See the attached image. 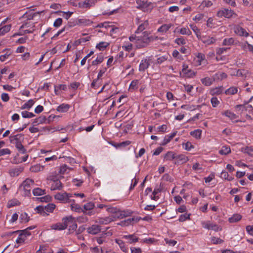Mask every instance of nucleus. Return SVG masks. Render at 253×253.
Segmentation results:
<instances>
[{"instance_id": "nucleus-47", "label": "nucleus", "mask_w": 253, "mask_h": 253, "mask_svg": "<svg viewBox=\"0 0 253 253\" xmlns=\"http://www.w3.org/2000/svg\"><path fill=\"white\" fill-rule=\"evenodd\" d=\"M44 167L40 165H36L32 166L30 168V170L33 172H38L43 170Z\"/></svg>"}, {"instance_id": "nucleus-2", "label": "nucleus", "mask_w": 253, "mask_h": 253, "mask_svg": "<svg viewBox=\"0 0 253 253\" xmlns=\"http://www.w3.org/2000/svg\"><path fill=\"white\" fill-rule=\"evenodd\" d=\"M137 8L145 12H150L154 8L153 4L147 0H135Z\"/></svg>"}, {"instance_id": "nucleus-64", "label": "nucleus", "mask_w": 253, "mask_h": 253, "mask_svg": "<svg viewBox=\"0 0 253 253\" xmlns=\"http://www.w3.org/2000/svg\"><path fill=\"white\" fill-rule=\"evenodd\" d=\"M221 177L228 181H231L233 179L232 176H230L227 172L225 171H222L221 173Z\"/></svg>"}, {"instance_id": "nucleus-50", "label": "nucleus", "mask_w": 253, "mask_h": 253, "mask_svg": "<svg viewBox=\"0 0 253 253\" xmlns=\"http://www.w3.org/2000/svg\"><path fill=\"white\" fill-rule=\"evenodd\" d=\"M35 210L37 211V212L40 213L42 216H46L48 215V214L45 212L44 207L42 206H39L37 207Z\"/></svg>"}, {"instance_id": "nucleus-36", "label": "nucleus", "mask_w": 253, "mask_h": 253, "mask_svg": "<svg viewBox=\"0 0 253 253\" xmlns=\"http://www.w3.org/2000/svg\"><path fill=\"white\" fill-rule=\"evenodd\" d=\"M116 242L120 246L121 250L125 253H127L128 251V248L126 246L124 242L120 239H116Z\"/></svg>"}, {"instance_id": "nucleus-44", "label": "nucleus", "mask_w": 253, "mask_h": 253, "mask_svg": "<svg viewBox=\"0 0 253 253\" xmlns=\"http://www.w3.org/2000/svg\"><path fill=\"white\" fill-rule=\"evenodd\" d=\"M93 2L89 0H85L81 3H80L81 7L83 8H90L93 4Z\"/></svg>"}, {"instance_id": "nucleus-5", "label": "nucleus", "mask_w": 253, "mask_h": 253, "mask_svg": "<svg viewBox=\"0 0 253 253\" xmlns=\"http://www.w3.org/2000/svg\"><path fill=\"white\" fill-rule=\"evenodd\" d=\"M234 15H236L234 11L228 8H222L218 10L216 14L218 17L226 18H230Z\"/></svg>"}, {"instance_id": "nucleus-62", "label": "nucleus", "mask_w": 253, "mask_h": 253, "mask_svg": "<svg viewBox=\"0 0 253 253\" xmlns=\"http://www.w3.org/2000/svg\"><path fill=\"white\" fill-rule=\"evenodd\" d=\"M204 14L202 13H198L196 14L193 18V20L196 22L202 21L204 18Z\"/></svg>"}, {"instance_id": "nucleus-15", "label": "nucleus", "mask_w": 253, "mask_h": 253, "mask_svg": "<svg viewBox=\"0 0 253 253\" xmlns=\"http://www.w3.org/2000/svg\"><path fill=\"white\" fill-rule=\"evenodd\" d=\"M187 68V65L186 64H183V69L182 70V72L183 75L188 78H191L194 76L196 73L192 71L191 69H188Z\"/></svg>"}, {"instance_id": "nucleus-32", "label": "nucleus", "mask_w": 253, "mask_h": 253, "mask_svg": "<svg viewBox=\"0 0 253 253\" xmlns=\"http://www.w3.org/2000/svg\"><path fill=\"white\" fill-rule=\"evenodd\" d=\"M223 87L222 86L216 87L213 88H212L210 91V93L212 95H219L223 92Z\"/></svg>"}, {"instance_id": "nucleus-21", "label": "nucleus", "mask_w": 253, "mask_h": 253, "mask_svg": "<svg viewBox=\"0 0 253 253\" xmlns=\"http://www.w3.org/2000/svg\"><path fill=\"white\" fill-rule=\"evenodd\" d=\"M23 170V169L21 167L15 168L10 169L9 173L11 177H15L18 176Z\"/></svg>"}, {"instance_id": "nucleus-13", "label": "nucleus", "mask_w": 253, "mask_h": 253, "mask_svg": "<svg viewBox=\"0 0 253 253\" xmlns=\"http://www.w3.org/2000/svg\"><path fill=\"white\" fill-rule=\"evenodd\" d=\"M188 160V157L184 155H176L174 164L177 165H180L186 163Z\"/></svg>"}, {"instance_id": "nucleus-39", "label": "nucleus", "mask_w": 253, "mask_h": 253, "mask_svg": "<svg viewBox=\"0 0 253 253\" xmlns=\"http://www.w3.org/2000/svg\"><path fill=\"white\" fill-rule=\"evenodd\" d=\"M190 28L193 30L194 33L196 34L198 39H201V32L200 29L197 27V26L194 24H190Z\"/></svg>"}, {"instance_id": "nucleus-52", "label": "nucleus", "mask_w": 253, "mask_h": 253, "mask_svg": "<svg viewBox=\"0 0 253 253\" xmlns=\"http://www.w3.org/2000/svg\"><path fill=\"white\" fill-rule=\"evenodd\" d=\"M71 208L73 211L80 212L83 211V209L80 207L79 204H73L71 205Z\"/></svg>"}, {"instance_id": "nucleus-37", "label": "nucleus", "mask_w": 253, "mask_h": 253, "mask_svg": "<svg viewBox=\"0 0 253 253\" xmlns=\"http://www.w3.org/2000/svg\"><path fill=\"white\" fill-rule=\"evenodd\" d=\"M135 47L134 46L133 43L132 42H126L125 44L123 45V48L126 51H130Z\"/></svg>"}, {"instance_id": "nucleus-3", "label": "nucleus", "mask_w": 253, "mask_h": 253, "mask_svg": "<svg viewBox=\"0 0 253 253\" xmlns=\"http://www.w3.org/2000/svg\"><path fill=\"white\" fill-rule=\"evenodd\" d=\"M34 27L35 25L33 22H26L20 26L18 32L15 35H23L27 33H32L35 30Z\"/></svg>"}, {"instance_id": "nucleus-58", "label": "nucleus", "mask_w": 253, "mask_h": 253, "mask_svg": "<svg viewBox=\"0 0 253 253\" xmlns=\"http://www.w3.org/2000/svg\"><path fill=\"white\" fill-rule=\"evenodd\" d=\"M55 208V205L53 204H48L44 207L45 212H52Z\"/></svg>"}, {"instance_id": "nucleus-8", "label": "nucleus", "mask_w": 253, "mask_h": 253, "mask_svg": "<svg viewBox=\"0 0 253 253\" xmlns=\"http://www.w3.org/2000/svg\"><path fill=\"white\" fill-rule=\"evenodd\" d=\"M107 211L109 212H111L112 213H115V215H113L114 216L116 217V218H123L126 216L125 214L124 211H119L118 209L116 208H113V207H107Z\"/></svg>"}, {"instance_id": "nucleus-48", "label": "nucleus", "mask_w": 253, "mask_h": 253, "mask_svg": "<svg viewBox=\"0 0 253 253\" xmlns=\"http://www.w3.org/2000/svg\"><path fill=\"white\" fill-rule=\"evenodd\" d=\"M238 91V88L235 86H232L225 90V93L227 95H233Z\"/></svg>"}, {"instance_id": "nucleus-45", "label": "nucleus", "mask_w": 253, "mask_h": 253, "mask_svg": "<svg viewBox=\"0 0 253 253\" xmlns=\"http://www.w3.org/2000/svg\"><path fill=\"white\" fill-rule=\"evenodd\" d=\"M249 72L248 70L245 69H238L237 71L236 72V76L246 78Z\"/></svg>"}, {"instance_id": "nucleus-63", "label": "nucleus", "mask_w": 253, "mask_h": 253, "mask_svg": "<svg viewBox=\"0 0 253 253\" xmlns=\"http://www.w3.org/2000/svg\"><path fill=\"white\" fill-rule=\"evenodd\" d=\"M104 61V57L102 54H99L92 63H101Z\"/></svg>"}, {"instance_id": "nucleus-30", "label": "nucleus", "mask_w": 253, "mask_h": 253, "mask_svg": "<svg viewBox=\"0 0 253 253\" xmlns=\"http://www.w3.org/2000/svg\"><path fill=\"white\" fill-rule=\"evenodd\" d=\"M139 84V81L138 80H133L129 86V90L132 92L136 90L138 87V84Z\"/></svg>"}, {"instance_id": "nucleus-31", "label": "nucleus", "mask_w": 253, "mask_h": 253, "mask_svg": "<svg viewBox=\"0 0 253 253\" xmlns=\"http://www.w3.org/2000/svg\"><path fill=\"white\" fill-rule=\"evenodd\" d=\"M30 220V217L26 212H22L20 214L19 217V221L22 223H25Z\"/></svg>"}, {"instance_id": "nucleus-22", "label": "nucleus", "mask_w": 253, "mask_h": 253, "mask_svg": "<svg viewBox=\"0 0 253 253\" xmlns=\"http://www.w3.org/2000/svg\"><path fill=\"white\" fill-rule=\"evenodd\" d=\"M11 28V24H8L6 25H0V37L4 35L10 31Z\"/></svg>"}, {"instance_id": "nucleus-61", "label": "nucleus", "mask_w": 253, "mask_h": 253, "mask_svg": "<svg viewBox=\"0 0 253 253\" xmlns=\"http://www.w3.org/2000/svg\"><path fill=\"white\" fill-rule=\"evenodd\" d=\"M22 116L24 118H31L35 116V115L32 112L23 111L22 112Z\"/></svg>"}, {"instance_id": "nucleus-56", "label": "nucleus", "mask_w": 253, "mask_h": 253, "mask_svg": "<svg viewBox=\"0 0 253 253\" xmlns=\"http://www.w3.org/2000/svg\"><path fill=\"white\" fill-rule=\"evenodd\" d=\"M95 207L94 204L92 202H88L84 206V211H90Z\"/></svg>"}, {"instance_id": "nucleus-35", "label": "nucleus", "mask_w": 253, "mask_h": 253, "mask_svg": "<svg viewBox=\"0 0 253 253\" xmlns=\"http://www.w3.org/2000/svg\"><path fill=\"white\" fill-rule=\"evenodd\" d=\"M176 155V154L173 152L169 151L165 154L164 158L167 161L175 160Z\"/></svg>"}, {"instance_id": "nucleus-10", "label": "nucleus", "mask_w": 253, "mask_h": 253, "mask_svg": "<svg viewBox=\"0 0 253 253\" xmlns=\"http://www.w3.org/2000/svg\"><path fill=\"white\" fill-rule=\"evenodd\" d=\"M116 219V217L114 216L113 215H110L108 217H101L98 218L96 220V222L101 224H108L111 222L115 220Z\"/></svg>"}, {"instance_id": "nucleus-11", "label": "nucleus", "mask_w": 253, "mask_h": 253, "mask_svg": "<svg viewBox=\"0 0 253 253\" xmlns=\"http://www.w3.org/2000/svg\"><path fill=\"white\" fill-rule=\"evenodd\" d=\"M12 51L10 49H5L2 51V54L0 55V61L4 62L9 59L11 56Z\"/></svg>"}, {"instance_id": "nucleus-23", "label": "nucleus", "mask_w": 253, "mask_h": 253, "mask_svg": "<svg viewBox=\"0 0 253 253\" xmlns=\"http://www.w3.org/2000/svg\"><path fill=\"white\" fill-rule=\"evenodd\" d=\"M177 132V131H175L170 135H166L163 140V141L162 142L161 145L165 146L169 143L171 140L176 135Z\"/></svg>"}, {"instance_id": "nucleus-28", "label": "nucleus", "mask_w": 253, "mask_h": 253, "mask_svg": "<svg viewBox=\"0 0 253 253\" xmlns=\"http://www.w3.org/2000/svg\"><path fill=\"white\" fill-rule=\"evenodd\" d=\"M70 108V105L68 104L63 103L57 107L56 110L59 112L65 113L67 112L69 110Z\"/></svg>"}, {"instance_id": "nucleus-34", "label": "nucleus", "mask_w": 253, "mask_h": 253, "mask_svg": "<svg viewBox=\"0 0 253 253\" xmlns=\"http://www.w3.org/2000/svg\"><path fill=\"white\" fill-rule=\"evenodd\" d=\"M241 47L245 51L253 52V45L249 43L247 41L241 43Z\"/></svg>"}, {"instance_id": "nucleus-49", "label": "nucleus", "mask_w": 253, "mask_h": 253, "mask_svg": "<svg viewBox=\"0 0 253 253\" xmlns=\"http://www.w3.org/2000/svg\"><path fill=\"white\" fill-rule=\"evenodd\" d=\"M190 133L193 137L197 139H200L201 137L202 130L198 129L191 131Z\"/></svg>"}, {"instance_id": "nucleus-54", "label": "nucleus", "mask_w": 253, "mask_h": 253, "mask_svg": "<svg viewBox=\"0 0 253 253\" xmlns=\"http://www.w3.org/2000/svg\"><path fill=\"white\" fill-rule=\"evenodd\" d=\"M35 101L33 99H30L27 102H26L22 106V109H30L32 106L34 104Z\"/></svg>"}, {"instance_id": "nucleus-1", "label": "nucleus", "mask_w": 253, "mask_h": 253, "mask_svg": "<svg viewBox=\"0 0 253 253\" xmlns=\"http://www.w3.org/2000/svg\"><path fill=\"white\" fill-rule=\"evenodd\" d=\"M152 39V37H149L145 32L141 36H136L135 35H133L129 37V41L133 43L134 46L137 48L146 47Z\"/></svg>"}, {"instance_id": "nucleus-4", "label": "nucleus", "mask_w": 253, "mask_h": 253, "mask_svg": "<svg viewBox=\"0 0 253 253\" xmlns=\"http://www.w3.org/2000/svg\"><path fill=\"white\" fill-rule=\"evenodd\" d=\"M34 185V181L30 178H27L24 180L20 186V189L23 190V195L25 196L31 195V190Z\"/></svg>"}, {"instance_id": "nucleus-16", "label": "nucleus", "mask_w": 253, "mask_h": 253, "mask_svg": "<svg viewBox=\"0 0 253 253\" xmlns=\"http://www.w3.org/2000/svg\"><path fill=\"white\" fill-rule=\"evenodd\" d=\"M101 231V227L99 225L94 224L87 228L88 233L95 235L99 233Z\"/></svg>"}, {"instance_id": "nucleus-53", "label": "nucleus", "mask_w": 253, "mask_h": 253, "mask_svg": "<svg viewBox=\"0 0 253 253\" xmlns=\"http://www.w3.org/2000/svg\"><path fill=\"white\" fill-rule=\"evenodd\" d=\"M234 43V39L232 38H225L223 40L222 45H231Z\"/></svg>"}, {"instance_id": "nucleus-33", "label": "nucleus", "mask_w": 253, "mask_h": 253, "mask_svg": "<svg viewBox=\"0 0 253 253\" xmlns=\"http://www.w3.org/2000/svg\"><path fill=\"white\" fill-rule=\"evenodd\" d=\"M201 81L204 85L205 86H210L212 83L214 81L213 80V77L212 78L209 77H206L201 80Z\"/></svg>"}, {"instance_id": "nucleus-18", "label": "nucleus", "mask_w": 253, "mask_h": 253, "mask_svg": "<svg viewBox=\"0 0 253 253\" xmlns=\"http://www.w3.org/2000/svg\"><path fill=\"white\" fill-rule=\"evenodd\" d=\"M234 32L237 35L240 36L247 37L249 35L245 29L239 26H236L234 28Z\"/></svg>"}, {"instance_id": "nucleus-41", "label": "nucleus", "mask_w": 253, "mask_h": 253, "mask_svg": "<svg viewBox=\"0 0 253 253\" xmlns=\"http://www.w3.org/2000/svg\"><path fill=\"white\" fill-rule=\"evenodd\" d=\"M231 152V149L229 146H223L219 150V153L221 155H226Z\"/></svg>"}, {"instance_id": "nucleus-7", "label": "nucleus", "mask_w": 253, "mask_h": 253, "mask_svg": "<svg viewBox=\"0 0 253 253\" xmlns=\"http://www.w3.org/2000/svg\"><path fill=\"white\" fill-rule=\"evenodd\" d=\"M19 232L17 233L18 237L16 240L17 244H20L23 243L26 240L28 236L31 235L30 232H27L26 230H18Z\"/></svg>"}, {"instance_id": "nucleus-17", "label": "nucleus", "mask_w": 253, "mask_h": 253, "mask_svg": "<svg viewBox=\"0 0 253 253\" xmlns=\"http://www.w3.org/2000/svg\"><path fill=\"white\" fill-rule=\"evenodd\" d=\"M172 26L173 24L171 23L163 24L157 29V32L161 33V35H164Z\"/></svg>"}, {"instance_id": "nucleus-42", "label": "nucleus", "mask_w": 253, "mask_h": 253, "mask_svg": "<svg viewBox=\"0 0 253 253\" xmlns=\"http://www.w3.org/2000/svg\"><path fill=\"white\" fill-rule=\"evenodd\" d=\"M34 196H41L45 194V190L40 188H36L33 190Z\"/></svg>"}, {"instance_id": "nucleus-40", "label": "nucleus", "mask_w": 253, "mask_h": 253, "mask_svg": "<svg viewBox=\"0 0 253 253\" xmlns=\"http://www.w3.org/2000/svg\"><path fill=\"white\" fill-rule=\"evenodd\" d=\"M15 147L20 153L24 154L26 152V149L24 148V146L22 144L21 142H15Z\"/></svg>"}, {"instance_id": "nucleus-46", "label": "nucleus", "mask_w": 253, "mask_h": 253, "mask_svg": "<svg viewBox=\"0 0 253 253\" xmlns=\"http://www.w3.org/2000/svg\"><path fill=\"white\" fill-rule=\"evenodd\" d=\"M67 89L66 85L65 84H59L58 85L54 86V92L56 95L60 94L59 90H65Z\"/></svg>"}, {"instance_id": "nucleus-25", "label": "nucleus", "mask_w": 253, "mask_h": 253, "mask_svg": "<svg viewBox=\"0 0 253 253\" xmlns=\"http://www.w3.org/2000/svg\"><path fill=\"white\" fill-rule=\"evenodd\" d=\"M110 45L109 42H101L97 43L95 48L99 51H104Z\"/></svg>"}, {"instance_id": "nucleus-6", "label": "nucleus", "mask_w": 253, "mask_h": 253, "mask_svg": "<svg viewBox=\"0 0 253 253\" xmlns=\"http://www.w3.org/2000/svg\"><path fill=\"white\" fill-rule=\"evenodd\" d=\"M72 197L71 194L64 192L63 193H58L54 195L55 199L59 201L62 203H70L72 201L70 198Z\"/></svg>"}, {"instance_id": "nucleus-14", "label": "nucleus", "mask_w": 253, "mask_h": 253, "mask_svg": "<svg viewBox=\"0 0 253 253\" xmlns=\"http://www.w3.org/2000/svg\"><path fill=\"white\" fill-rule=\"evenodd\" d=\"M24 135L20 133L14 135H10L9 137V141L11 143H14L15 142L21 143V141L24 140Z\"/></svg>"}, {"instance_id": "nucleus-26", "label": "nucleus", "mask_w": 253, "mask_h": 253, "mask_svg": "<svg viewBox=\"0 0 253 253\" xmlns=\"http://www.w3.org/2000/svg\"><path fill=\"white\" fill-rule=\"evenodd\" d=\"M213 3L211 0H203L200 5L199 6V8L200 10H204L206 8L210 7L212 5Z\"/></svg>"}, {"instance_id": "nucleus-55", "label": "nucleus", "mask_w": 253, "mask_h": 253, "mask_svg": "<svg viewBox=\"0 0 253 253\" xmlns=\"http://www.w3.org/2000/svg\"><path fill=\"white\" fill-rule=\"evenodd\" d=\"M47 119L44 116H41L35 120L34 122L38 124H41L44 123H46Z\"/></svg>"}, {"instance_id": "nucleus-43", "label": "nucleus", "mask_w": 253, "mask_h": 253, "mask_svg": "<svg viewBox=\"0 0 253 253\" xmlns=\"http://www.w3.org/2000/svg\"><path fill=\"white\" fill-rule=\"evenodd\" d=\"M205 59V56L204 54L202 53H198L195 54V60L196 62H198L199 63H201L202 62H203Z\"/></svg>"}, {"instance_id": "nucleus-12", "label": "nucleus", "mask_w": 253, "mask_h": 253, "mask_svg": "<svg viewBox=\"0 0 253 253\" xmlns=\"http://www.w3.org/2000/svg\"><path fill=\"white\" fill-rule=\"evenodd\" d=\"M201 40L202 42L207 45H209L214 43L216 41V39L215 37L211 36H203Z\"/></svg>"}, {"instance_id": "nucleus-38", "label": "nucleus", "mask_w": 253, "mask_h": 253, "mask_svg": "<svg viewBox=\"0 0 253 253\" xmlns=\"http://www.w3.org/2000/svg\"><path fill=\"white\" fill-rule=\"evenodd\" d=\"M241 218L242 215L241 214H234L229 218L228 220L230 223H235L240 220Z\"/></svg>"}, {"instance_id": "nucleus-9", "label": "nucleus", "mask_w": 253, "mask_h": 253, "mask_svg": "<svg viewBox=\"0 0 253 253\" xmlns=\"http://www.w3.org/2000/svg\"><path fill=\"white\" fill-rule=\"evenodd\" d=\"M137 24L138 25V27L135 33H138L142 32L143 30L146 29L149 25L148 20H146L144 21H140L139 18H136Z\"/></svg>"}, {"instance_id": "nucleus-60", "label": "nucleus", "mask_w": 253, "mask_h": 253, "mask_svg": "<svg viewBox=\"0 0 253 253\" xmlns=\"http://www.w3.org/2000/svg\"><path fill=\"white\" fill-rule=\"evenodd\" d=\"M174 42L175 43L178 45H184L186 43V41L185 39L183 37L176 38L174 40Z\"/></svg>"}, {"instance_id": "nucleus-59", "label": "nucleus", "mask_w": 253, "mask_h": 253, "mask_svg": "<svg viewBox=\"0 0 253 253\" xmlns=\"http://www.w3.org/2000/svg\"><path fill=\"white\" fill-rule=\"evenodd\" d=\"M179 33L182 35H186L188 36H190L192 34L191 31L188 28L185 27L181 28L179 31Z\"/></svg>"}, {"instance_id": "nucleus-19", "label": "nucleus", "mask_w": 253, "mask_h": 253, "mask_svg": "<svg viewBox=\"0 0 253 253\" xmlns=\"http://www.w3.org/2000/svg\"><path fill=\"white\" fill-rule=\"evenodd\" d=\"M63 187L61 181L58 179H56L53 181L51 185L50 189L52 191L56 190H61Z\"/></svg>"}, {"instance_id": "nucleus-24", "label": "nucleus", "mask_w": 253, "mask_h": 253, "mask_svg": "<svg viewBox=\"0 0 253 253\" xmlns=\"http://www.w3.org/2000/svg\"><path fill=\"white\" fill-rule=\"evenodd\" d=\"M74 219V218L72 216H67L62 219L61 223L62 225L65 226V229L68 226H69L71 222H73Z\"/></svg>"}, {"instance_id": "nucleus-51", "label": "nucleus", "mask_w": 253, "mask_h": 253, "mask_svg": "<svg viewBox=\"0 0 253 253\" xmlns=\"http://www.w3.org/2000/svg\"><path fill=\"white\" fill-rule=\"evenodd\" d=\"M20 204V203L19 202V201L18 200L14 199L9 201L7 203V206L8 208H10L11 207H14L15 206L19 205Z\"/></svg>"}, {"instance_id": "nucleus-29", "label": "nucleus", "mask_w": 253, "mask_h": 253, "mask_svg": "<svg viewBox=\"0 0 253 253\" xmlns=\"http://www.w3.org/2000/svg\"><path fill=\"white\" fill-rule=\"evenodd\" d=\"M123 238L128 240L129 244L136 243L138 241V238L134 234L124 236Z\"/></svg>"}, {"instance_id": "nucleus-27", "label": "nucleus", "mask_w": 253, "mask_h": 253, "mask_svg": "<svg viewBox=\"0 0 253 253\" xmlns=\"http://www.w3.org/2000/svg\"><path fill=\"white\" fill-rule=\"evenodd\" d=\"M213 80L216 81H222L227 77L226 73L222 72H218L213 76Z\"/></svg>"}, {"instance_id": "nucleus-57", "label": "nucleus", "mask_w": 253, "mask_h": 253, "mask_svg": "<svg viewBox=\"0 0 253 253\" xmlns=\"http://www.w3.org/2000/svg\"><path fill=\"white\" fill-rule=\"evenodd\" d=\"M51 228L54 230H62L65 229V226L62 225L61 222H58L56 224H53Z\"/></svg>"}, {"instance_id": "nucleus-20", "label": "nucleus", "mask_w": 253, "mask_h": 253, "mask_svg": "<svg viewBox=\"0 0 253 253\" xmlns=\"http://www.w3.org/2000/svg\"><path fill=\"white\" fill-rule=\"evenodd\" d=\"M222 114L229 118L233 122H239V121L236 120V119L238 118V116L230 111L227 110L224 112L222 113Z\"/></svg>"}]
</instances>
